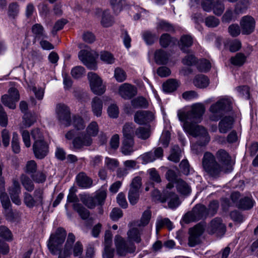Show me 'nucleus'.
<instances>
[{
    "instance_id": "nucleus-35",
    "label": "nucleus",
    "mask_w": 258,
    "mask_h": 258,
    "mask_svg": "<svg viewBox=\"0 0 258 258\" xmlns=\"http://www.w3.org/2000/svg\"><path fill=\"white\" fill-rule=\"evenodd\" d=\"M127 239L130 241L139 243L141 241L139 230L137 228H133L127 233Z\"/></svg>"
},
{
    "instance_id": "nucleus-56",
    "label": "nucleus",
    "mask_w": 258,
    "mask_h": 258,
    "mask_svg": "<svg viewBox=\"0 0 258 258\" xmlns=\"http://www.w3.org/2000/svg\"><path fill=\"white\" fill-rule=\"evenodd\" d=\"M106 190L104 189H100L97 191L95 197V201H97L98 204L102 205L104 204L106 198Z\"/></svg>"
},
{
    "instance_id": "nucleus-26",
    "label": "nucleus",
    "mask_w": 258,
    "mask_h": 258,
    "mask_svg": "<svg viewBox=\"0 0 258 258\" xmlns=\"http://www.w3.org/2000/svg\"><path fill=\"white\" fill-rule=\"evenodd\" d=\"M176 186L178 191L182 195L187 196L191 192L190 186L181 179L177 180Z\"/></svg>"
},
{
    "instance_id": "nucleus-32",
    "label": "nucleus",
    "mask_w": 258,
    "mask_h": 258,
    "mask_svg": "<svg viewBox=\"0 0 258 258\" xmlns=\"http://www.w3.org/2000/svg\"><path fill=\"white\" fill-rule=\"evenodd\" d=\"M32 31L35 36V39H43L48 37L45 33L43 26L40 24H36L34 25L32 28Z\"/></svg>"
},
{
    "instance_id": "nucleus-37",
    "label": "nucleus",
    "mask_w": 258,
    "mask_h": 258,
    "mask_svg": "<svg viewBox=\"0 0 258 258\" xmlns=\"http://www.w3.org/2000/svg\"><path fill=\"white\" fill-rule=\"evenodd\" d=\"M22 185L28 191L31 192L34 189V184L32 180L27 176L23 174L21 177Z\"/></svg>"
},
{
    "instance_id": "nucleus-39",
    "label": "nucleus",
    "mask_w": 258,
    "mask_h": 258,
    "mask_svg": "<svg viewBox=\"0 0 258 258\" xmlns=\"http://www.w3.org/2000/svg\"><path fill=\"white\" fill-rule=\"evenodd\" d=\"M235 11L233 12L231 9H227L222 16V21L224 23H230L232 21H235L237 18V16Z\"/></svg>"
},
{
    "instance_id": "nucleus-30",
    "label": "nucleus",
    "mask_w": 258,
    "mask_h": 258,
    "mask_svg": "<svg viewBox=\"0 0 258 258\" xmlns=\"http://www.w3.org/2000/svg\"><path fill=\"white\" fill-rule=\"evenodd\" d=\"M193 83L194 85L200 88L207 87L209 84L208 78L204 75H198L195 77Z\"/></svg>"
},
{
    "instance_id": "nucleus-52",
    "label": "nucleus",
    "mask_w": 258,
    "mask_h": 258,
    "mask_svg": "<svg viewBox=\"0 0 258 258\" xmlns=\"http://www.w3.org/2000/svg\"><path fill=\"white\" fill-rule=\"evenodd\" d=\"M2 102L6 106L10 109H14L16 108L15 101L7 94L4 95L2 97Z\"/></svg>"
},
{
    "instance_id": "nucleus-28",
    "label": "nucleus",
    "mask_w": 258,
    "mask_h": 258,
    "mask_svg": "<svg viewBox=\"0 0 258 258\" xmlns=\"http://www.w3.org/2000/svg\"><path fill=\"white\" fill-rule=\"evenodd\" d=\"M254 203L252 199L245 197L240 199L236 207L243 210H249L253 206Z\"/></svg>"
},
{
    "instance_id": "nucleus-61",
    "label": "nucleus",
    "mask_w": 258,
    "mask_h": 258,
    "mask_svg": "<svg viewBox=\"0 0 258 258\" xmlns=\"http://www.w3.org/2000/svg\"><path fill=\"white\" fill-rule=\"evenodd\" d=\"M108 115L112 118H117L119 114V109L116 104H111L108 108Z\"/></svg>"
},
{
    "instance_id": "nucleus-24",
    "label": "nucleus",
    "mask_w": 258,
    "mask_h": 258,
    "mask_svg": "<svg viewBox=\"0 0 258 258\" xmlns=\"http://www.w3.org/2000/svg\"><path fill=\"white\" fill-rule=\"evenodd\" d=\"M154 58L156 63L164 64L168 62L169 55L165 51L162 49H158L155 52Z\"/></svg>"
},
{
    "instance_id": "nucleus-17",
    "label": "nucleus",
    "mask_w": 258,
    "mask_h": 258,
    "mask_svg": "<svg viewBox=\"0 0 258 258\" xmlns=\"http://www.w3.org/2000/svg\"><path fill=\"white\" fill-rule=\"evenodd\" d=\"M118 93L123 98L129 99L137 94V89L134 86L124 83L119 87Z\"/></svg>"
},
{
    "instance_id": "nucleus-18",
    "label": "nucleus",
    "mask_w": 258,
    "mask_h": 258,
    "mask_svg": "<svg viewBox=\"0 0 258 258\" xmlns=\"http://www.w3.org/2000/svg\"><path fill=\"white\" fill-rule=\"evenodd\" d=\"M20 192L21 189L19 182L16 180H14L13 185L9 190V194L12 202L17 205H20L21 204V201L19 197Z\"/></svg>"
},
{
    "instance_id": "nucleus-59",
    "label": "nucleus",
    "mask_w": 258,
    "mask_h": 258,
    "mask_svg": "<svg viewBox=\"0 0 258 258\" xmlns=\"http://www.w3.org/2000/svg\"><path fill=\"white\" fill-rule=\"evenodd\" d=\"M171 41V38L169 34L164 33L162 34L159 39L160 45L163 47H167Z\"/></svg>"
},
{
    "instance_id": "nucleus-57",
    "label": "nucleus",
    "mask_w": 258,
    "mask_h": 258,
    "mask_svg": "<svg viewBox=\"0 0 258 258\" xmlns=\"http://www.w3.org/2000/svg\"><path fill=\"white\" fill-rule=\"evenodd\" d=\"M100 59L104 62L108 64L114 63L115 60L113 55L107 51H104L101 53Z\"/></svg>"
},
{
    "instance_id": "nucleus-22",
    "label": "nucleus",
    "mask_w": 258,
    "mask_h": 258,
    "mask_svg": "<svg viewBox=\"0 0 258 258\" xmlns=\"http://www.w3.org/2000/svg\"><path fill=\"white\" fill-rule=\"evenodd\" d=\"M193 43L192 38L188 35H184L181 37L178 42L179 47L184 52H189L188 49Z\"/></svg>"
},
{
    "instance_id": "nucleus-8",
    "label": "nucleus",
    "mask_w": 258,
    "mask_h": 258,
    "mask_svg": "<svg viewBox=\"0 0 258 258\" xmlns=\"http://www.w3.org/2000/svg\"><path fill=\"white\" fill-rule=\"evenodd\" d=\"M205 231V226L201 223H199L194 227L190 228L188 230V242L189 246H195L202 242V235Z\"/></svg>"
},
{
    "instance_id": "nucleus-55",
    "label": "nucleus",
    "mask_w": 258,
    "mask_h": 258,
    "mask_svg": "<svg viewBox=\"0 0 258 258\" xmlns=\"http://www.w3.org/2000/svg\"><path fill=\"white\" fill-rule=\"evenodd\" d=\"M240 28L237 24H232L228 28V32L230 36L236 37L240 34Z\"/></svg>"
},
{
    "instance_id": "nucleus-63",
    "label": "nucleus",
    "mask_w": 258,
    "mask_h": 258,
    "mask_svg": "<svg viewBox=\"0 0 258 258\" xmlns=\"http://www.w3.org/2000/svg\"><path fill=\"white\" fill-rule=\"evenodd\" d=\"M34 181L37 183H43L46 180V175L42 172H37L31 176Z\"/></svg>"
},
{
    "instance_id": "nucleus-47",
    "label": "nucleus",
    "mask_w": 258,
    "mask_h": 258,
    "mask_svg": "<svg viewBox=\"0 0 258 258\" xmlns=\"http://www.w3.org/2000/svg\"><path fill=\"white\" fill-rule=\"evenodd\" d=\"M132 105L135 108L147 107L148 103L143 97H138L132 100Z\"/></svg>"
},
{
    "instance_id": "nucleus-14",
    "label": "nucleus",
    "mask_w": 258,
    "mask_h": 258,
    "mask_svg": "<svg viewBox=\"0 0 258 258\" xmlns=\"http://www.w3.org/2000/svg\"><path fill=\"white\" fill-rule=\"evenodd\" d=\"M207 232L210 234H216L217 236H223L226 231V226L220 218L212 219L207 227Z\"/></svg>"
},
{
    "instance_id": "nucleus-62",
    "label": "nucleus",
    "mask_w": 258,
    "mask_h": 258,
    "mask_svg": "<svg viewBox=\"0 0 258 258\" xmlns=\"http://www.w3.org/2000/svg\"><path fill=\"white\" fill-rule=\"evenodd\" d=\"M211 67L210 62L206 59L201 60L197 66L198 69L201 72L208 71Z\"/></svg>"
},
{
    "instance_id": "nucleus-38",
    "label": "nucleus",
    "mask_w": 258,
    "mask_h": 258,
    "mask_svg": "<svg viewBox=\"0 0 258 258\" xmlns=\"http://www.w3.org/2000/svg\"><path fill=\"white\" fill-rule=\"evenodd\" d=\"M182 153V150L179 148V146H174L171 150L168 159L174 162H178L180 160Z\"/></svg>"
},
{
    "instance_id": "nucleus-3",
    "label": "nucleus",
    "mask_w": 258,
    "mask_h": 258,
    "mask_svg": "<svg viewBox=\"0 0 258 258\" xmlns=\"http://www.w3.org/2000/svg\"><path fill=\"white\" fill-rule=\"evenodd\" d=\"M202 166L205 173L213 178L219 177L223 173H228L218 163L215 156L209 152L205 153L204 155Z\"/></svg>"
},
{
    "instance_id": "nucleus-27",
    "label": "nucleus",
    "mask_w": 258,
    "mask_h": 258,
    "mask_svg": "<svg viewBox=\"0 0 258 258\" xmlns=\"http://www.w3.org/2000/svg\"><path fill=\"white\" fill-rule=\"evenodd\" d=\"M179 85V82L175 79H168L163 84V89L166 92L175 91Z\"/></svg>"
},
{
    "instance_id": "nucleus-25",
    "label": "nucleus",
    "mask_w": 258,
    "mask_h": 258,
    "mask_svg": "<svg viewBox=\"0 0 258 258\" xmlns=\"http://www.w3.org/2000/svg\"><path fill=\"white\" fill-rule=\"evenodd\" d=\"M92 110L95 115L100 116L102 114L103 103L100 98L95 97L92 101Z\"/></svg>"
},
{
    "instance_id": "nucleus-48",
    "label": "nucleus",
    "mask_w": 258,
    "mask_h": 258,
    "mask_svg": "<svg viewBox=\"0 0 258 258\" xmlns=\"http://www.w3.org/2000/svg\"><path fill=\"white\" fill-rule=\"evenodd\" d=\"M150 180L156 183H160L161 181V177L158 172L155 168H151L148 170Z\"/></svg>"
},
{
    "instance_id": "nucleus-53",
    "label": "nucleus",
    "mask_w": 258,
    "mask_h": 258,
    "mask_svg": "<svg viewBox=\"0 0 258 258\" xmlns=\"http://www.w3.org/2000/svg\"><path fill=\"white\" fill-rule=\"evenodd\" d=\"M0 237L6 240L12 239V234L11 231L5 226H0Z\"/></svg>"
},
{
    "instance_id": "nucleus-11",
    "label": "nucleus",
    "mask_w": 258,
    "mask_h": 258,
    "mask_svg": "<svg viewBox=\"0 0 258 258\" xmlns=\"http://www.w3.org/2000/svg\"><path fill=\"white\" fill-rule=\"evenodd\" d=\"M55 112L57 118L61 124L69 126L71 123V111L70 108L64 104L56 105Z\"/></svg>"
},
{
    "instance_id": "nucleus-20",
    "label": "nucleus",
    "mask_w": 258,
    "mask_h": 258,
    "mask_svg": "<svg viewBox=\"0 0 258 258\" xmlns=\"http://www.w3.org/2000/svg\"><path fill=\"white\" fill-rule=\"evenodd\" d=\"M234 119L231 116L223 117L218 123V129L220 133L225 134L232 128Z\"/></svg>"
},
{
    "instance_id": "nucleus-46",
    "label": "nucleus",
    "mask_w": 258,
    "mask_h": 258,
    "mask_svg": "<svg viewBox=\"0 0 258 258\" xmlns=\"http://www.w3.org/2000/svg\"><path fill=\"white\" fill-rule=\"evenodd\" d=\"M212 10L215 15L220 16L223 14L225 10L224 5L223 3L217 1L213 5Z\"/></svg>"
},
{
    "instance_id": "nucleus-1",
    "label": "nucleus",
    "mask_w": 258,
    "mask_h": 258,
    "mask_svg": "<svg viewBox=\"0 0 258 258\" xmlns=\"http://www.w3.org/2000/svg\"><path fill=\"white\" fill-rule=\"evenodd\" d=\"M205 111L204 105L202 103H196L191 106V110L187 112L178 113L179 119L183 121L184 131L194 137H200L205 138V143L210 141V137L205 127L197 124L202 119Z\"/></svg>"
},
{
    "instance_id": "nucleus-31",
    "label": "nucleus",
    "mask_w": 258,
    "mask_h": 258,
    "mask_svg": "<svg viewBox=\"0 0 258 258\" xmlns=\"http://www.w3.org/2000/svg\"><path fill=\"white\" fill-rule=\"evenodd\" d=\"M251 0H239L235 6V13L240 14L243 13L249 7Z\"/></svg>"
},
{
    "instance_id": "nucleus-29",
    "label": "nucleus",
    "mask_w": 258,
    "mask_h": 258,
    "mask_svg": "<svg viewBox=\"0 0 258 258\" xmlns=\"http://www.w3.org/2000/svg\"><path fill=\"white\" fill-rule=\"evenodd\" d=\"M73 209L76 211L83 220L87 219L90 216V212L82 204L80 203H74Z\"/></svg>"
},
{
    "instance_id": "nucleus-5",
    "label": "nucleus",
    "mask_w": 258,
    "mask_h": 258,
    "mask_svg": "<svg viewBox=\"0 0 258 258\" xmlns=\"http://www.w3.org/2000/svg\"><path fill=\"white\" fill-rule=\"evenodd\" d=\"M99 132L98 124L91 122L86 128V134L76 138L73 141L74 145H90L92 143V137L96 136Z\"/></svg>"
},
{
    "instance_id": "nucleus-45",
    "label": "nucleus",
    "mask_w": 258,
    "mask_h": 258,
    "mask_svg": "<svg viewBox=\"0 0 258 258\" xmlns=\"http://www.w3.org/2000/svg\"><path fill=\"white\" fill-rule=\"evenodd\" d=\"M114 77L118 82H122L126 79V74L122 69L118 67L114 70Z\"/></svg>"
},
{
    "instance_id": "nucleus-44",
    "label": "nucleus",
    "mask_w": 258,
    "mask_h": 258,
    "mask_svg": "<svg viewBox=\"0 0 258 258\" xmlns=\"http://www.w3.org/2000/svg\"><path fill=\"white\" fill-rule=\"evenodd\" d=\"M101 23L104 27H109L113 24L112 18L108 11L106 10L103 12Z\"/></svg>"
},
{
    "instance_id": "nucleus-6",
    "label": "nucleus",
    "mask_w": 258,
    "mask_h": 258,
    "mask_svg": "<svg viewBox=\"0 0 258 258\" xmlns=\"http://www.w3.org/2000/svg\"><path fill=\"white\" fill-rule=\"evenodd\" d=\"M114 244L116 253L120 256H125L129 253H133L136 249L133 242L125 239L119 235L115 236Z\"/></svg>"
},
{
    "instance_id": "nucleus-54",
    "label": "nucleus",
    "mask_w": 258,
    "mask_h": 258,
    "mask_svg": "<svg viewBox=\"0 0 258 258\" xmlns=\"http://www.w3.org/2000/svg\"><path fill=\"white\" fill-rule=\"evenodd\" d=\"M71 74L75 79L80 78L85 74V69L83 67L77 66L73 68L71 71Z\"/></svg>"
},
{
    "instance_id": "nucleus-23",
    "label": "nucleus",
    "mask_w": 258,
    "mask_h": 258,
    "mask_svg": "<svg viewBox=\"0 0 258 258\" xmlns=\"http://www.w3.org/2000/svg\"><path fill=\"white\" fill-rule=\"evenodd\" d=\"M31 136L34 140L33 145H45L48 144L44 141L42 133L38 128L32 130Z\"/></svg>"
},
{
    "instance_id": "nucleus-2",
    "label": "nucleus",
    "mask_w": 258,
    "mask_h": 258,
    "mask_svg": "<svg viewBox=\"0 0 258 258\" xmlns=\"http://www.w3.org/2000/svg\"><path fill=\"white\" fill-rule=\"evenodd\" d=\"M67 232L66 230L59 228L54 234H51L48 242L47 246L50 252L53 255L58 254V258H69L72 253V245L75 242V236L73 233H69L64 249L61 247L63 243Z\"/></svg>"
},
{
    "instance_id": "nucleus-50",
    "label": "nucleus",
    "mask_w": 258,
    "mask_h": 258,
    "mask_svg": "<svg viewBox=\"0 0 258 258\" xmlns=\"http://www.w3.org/2000/svg\"><path fill=\"white\" fill-rule=\"evenodd\" d=\"M125 0H110V4L114 12L117 14L122 10Z\"/></svg>"
},
{
    "instance_id": "nucleus-43",
    "label": "nucleus",
    "mask_w": 258,
    "mask_h": 258,
    "mask_svg": "<svg viewBox=\"0 0 258 258\" xmlns=\"http://www.w3.org/2000/svg\"><path fill=\"white\" fill-rule=\"evenodd\" d=\"M23 119V123L25 127H29L36 121V116L31 113L25 114Z\"/></svg>"
},
{
    "instance_id": "nucleus-7",
    "label": "nucleus",
    "mask_w": 258,
    "mask_h": 258,
    "mask_svg": "<svg viewBox=\"0 0 258 258\" xmlns=\"http://www.w3.org/2000/svg\"><path fill=\"white\" fill-rule=\"evenodd\" d=\"M208 215L207 209L204 205H196L191 211L186 213L182 218L185 223L198 221Z\"/></svg>"
},
{
    "instance_id": "nucleus-60",
    "label": "nucleus",
    "mask_w": 258,
    "mask_h": 258,
    "mask_svg": "<svg viewBox=\"0 0 258 258\" xmlns=\"http://www.w3.org/2000/svg\"><path fill=\"white\" fill-rule=\"evenodd\" d=\"M73 124L78 130L84 129L85 127L83 119L79 116L73 117Z\"/></svg>"
},
{
    "instance_id": "nucleus-42",
    "label": "nucleus",
    "mask_w": 258,
    "mask_h": 258,
    "mask_svg": "<svg viewBox=\"0 0 258 258\" xmlns=\"http://www.w3.org/2000/svg\"><path fill=\"white\" fill-rule=\"evenodd\" d=\"M24 202L26 206L29 208H33L35 206H38L33 196L27 192L24 193Z\"/></svg>"
},
{
    "instance_id": "nucleus-49",
    "label": "nucleus",
    "mask_w": 258,
    "mask_h": 258,
    "mask_svg": "<svg viewBox=\"0 0 258 258\" xmlns=\"http://www.w3.org/2000/svg\"><path fill=\"white\" fill-rule=\"evenodd\" d=\"M33 197L38 206L43 204V190L41 188H37L33 193Z\"/></svg>"
},
{
    "instance_id": "nucleus-21",
    "label": "nucleus",
    "mask_w": 258,
    "mask_h": 258,
    "mask_svg": "<svg viewBox=\"0 0 258 258\" xmlns=\"http://www.w3.org/2000/svg\"><path fill=\"white\" fill-rule=\"evenodd\" d=\"M76 181L78 186L83 188H89L93 184L92 179L83 172L79 173L77 175Z\"/></svg>"
},
{
    "instance_id": "nucleus-12",
    "label": "nucleus",
    "mask_w": 258,
    "mask_h": 258,
    "mask_svg": "<svg viewBox=\"0 0 258 258\" xmlns=\"http://www.w3.org/2000/svg\"><path fill=\"white\" fill-rule=\"evenodd\" d=\"M87 76L92 91L97 95L103 94L105 91V87L103 84L101 79L93 72H89Z\"/></svg>"
},
{
    "instance_id": "nucleus-64",
    "label": "nucleus",
    "mask_w": 258,
    "mask_h": 258,
    "mask_svg": "<svg viewBox=\"0 0 258 258\" xmlns=\"http://www.w3.org/2000/svg\"><path fill=\"white\" fill-rule=\"evenodd\" d=\"M114 249L112 245L104 246L103 252V258H113L114 256Z\"/></svg>"
},
{
    "instance_id": "nucleus-58",
    "label": "nucleus",
    "mask_w": 258,
    "mask_h": 258,
    "mask_svg": "<svg viewBox=\"0 0 258 258\" xmlns=\"http://www.w3.org/2000/svg\"><path fill=\"white\" fill-rule=\"evenodd\" d=\"M158 30H161L164 31L172 32L174 31L173 26L165 21L160 22L157 26Z\"/></svg>"
},
{
    "instance_id": "nucleus-19",
    "label": "nucleus",
    "mask_w": 258,
    "mask_h": 258,
    "mask_svg": "<svg viewBox=\"0 0 258 258\" xmlns=\"http://www.w3.org/2000/svg\"><path fill=\"white\" fill-rule=\"evenodd\" d=\"M78 57L80 60L87 67L91 69H95V64L94 62V58L88 51L85 50H81L79 52Z\"/></svg>"
},
{
    "instance_id": "nucleus-15",
    "label": "nucleus",
    "mask_w": 258,
    "mask_h": 258,
    "mask_svg": "<svg viewBox=\"0 0 258 258\" xmlns=\"http://www.w3.org/2000/svg\"><path fill=\"white\" fill-rule=\"evenodd\" d=\"M240 25L242 34L249 35L254 31L255 22L252 17L245 16L241 19Z\"/></svg>"
},
{
    "instance_id": "nucleus-33",
    "label": "nucleus",
    "mask_w": 258,
    "mask_h": 258,
    "mask_svg": "<svg viewBox=\"0 0 258 258\" xmlns=\"http://www.w3.org/2000/svg\"><path fill=\"white\" fill-rule=\"evenodd\" d=\"M81 201L88 208L93 209L95 207L96 202L95 198L91 197L89 195H80Z\"/></svg>"
},
{
    "instance_id": "nucleus-34",
    "label": "nucleus",
    "mask_w": 258,
    "mask_h": 258,
    "mask_svg": "<svg viewBox=\"0 0 258 258\" xmlns=\"http://www.w3.org/2000/svg\"><path fill=\"white\" fill-rule=\"evenodd\" d=\"M33 150L35 157L40 159L44 158L49 151L48 146H33Z\"/></svg>"
},
{
    "instance_id": "nucleus-36",
    "label": "nucleus",
    "mask_w": 258,
    "mask_h": 258,
    "mask_svg": "<svg viewBox=\"0 0 258 258\" xmlns=\"http://www.w3.org/2000/svg\"><path fill=\"white\" fill-rule=\"evenodd\" d=\"M136 134L140 139H147L150 136V126L138 127L136 131Z\"/></svg>"
},
{
    "instance_id": "nucleus-13",
    "label": "nucleus",
    "mask_w": 258,
    "mask_h": 258,
    "mask_svg": "<svg viewBox=\"0 0 258 258\" xmlns=\"http://www.w3.org/2000/svg\"><path fill=\"white\" fill-rule=\"evenodd\" d=\"M215 157L218 163L223 168L226 172H230L232 170V162L229 153L223 149L219 150Z\"/></svg>"
},
{
    "instance_id": "nucleus-40",
    "label": "nucleus",
    "mask_w": 258,
    "mask_h": 258,
    "mask_svg": "<svg viewBox=\"0 0 258 258\" xmlns=\"http://www.w3.org/2000/svg\"><path fill=\"white\" fill-rule=\"evenodd\" d=\"M142 36L144 41L148 45L153 44L157 39L156 35L149 31H144L142 34Z\"/></svg>"
},
{
    "instance_id": "nucleus-51",
    "label": "nucleus",
    "mask_w": 258,
    "mask_h": 258,
    "mask_svg": "<svg viewBox=\"0 0 258 258\" xmlns=\"http://www.w3.org/2000/svg\"><path fill=\"white\" fill-rule=\"evenodd\" d=\"M205 22L207 27L211 28L216 27L220 24L219 20L213 16L207 17L205 19Z\"/></svg>"
},
{
    "instance_id": "nucleus-16",
    "label": "nucleus",
    "mask_w": 258,
    "mask_h": 258,
    "mask_svg": "<svg viewBox=\"0 0 258 258\" xmlns=\"http://www.w3.org/2000/svg\"><path fill=\"white\" fill-rule=\"evenodd\" d=\"M154 119V114L149 111H138L134 115L135 121L139 124H146L152 121Z\"/></svg>"
},
{
    "instance_id": "nucleus-9",
    "label": "nucleus",
    "mask_w": 258,
    "mask_h": 258,
    "mask_svg": "<svg viewBox=\"0 0 258 258\" xmlns=\"http://www.w3.org/2000/svg\"><path fill=\"white\" fill-rule=\"evenodd\" d=\"M159 194V191L156 190L152 195L153 196H159L158 199L162 203H165L166 201H169L168 206L169 208L175 209L180 204L179 197L175 193L165 190L162 196H160Z\"/></svg>"
},
{
    "instance_id": "nucleus-4",
    "label": "nucleus",
    "mask_w": 258,
    "mask_h": 258,
    "mask_svg": "<svg viewBox=\"0 0 258 258\" xmlns=\"http://www.w3.org/2000/svg\"><path fill=\"white\" fill-rule=\"evenodd\" d=\"M232 109V102L230 98H221L215 103L211 105L209 108L211 114L209 116L212 121L219 120L224 115Z\"/></svg>"
},
{
    "instance_id": "nucleus-41",
    "label": "nucleus",
    "mask_w": 258,
    "mask_h": 258,
    "mask_svg": "<svg viewBox=\"0 0 258 258\" xmlns=\"http://www.w3.org/2000/svg\"><path fill=\"white\" fill-rule=\"evenodd\" d=\"M231 62L236 66H241L245 62L246 57L243 53H237L235 56L231 58Z\"/></svg>"
},
{
    "instance_id": "nucleus-10",
    "label": "nucleus",
    "mask_w": 258,
    "mask_h": 258,
    "mask_svg": "<svg viewBox=\"0 0 258 258\" xmlns=\"http://www.w3.org/2000/svg\"><path fill=\"white\" fill-rule=\"evenodd\" d=\"M142 179L139 176L133 178L128 193V199L130 204L136 205L140 198V188L142 185Z\"/></svg>"
}]
</instances>
